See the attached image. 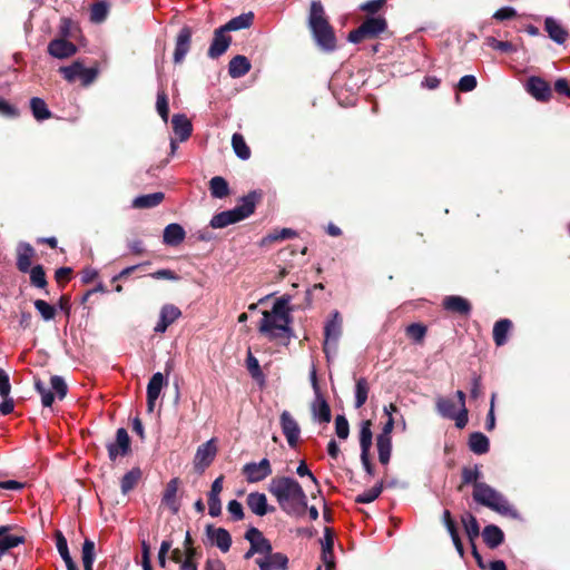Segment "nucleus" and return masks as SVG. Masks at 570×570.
Returning <instances> with one entry per match:
<instances>
[{
    "label": "nucleus",
    "mask_w": 570,
    "mask_h": 570,
    "mask_svg": "<svg viewBox=\"0 0 570 570\" xmlns=\"http://www.w3.org/2000/svg\"><path fill=\"white\" fill-rule=\"evenodd\" d=\"M291 296L283 295L277 298L271 311H264L263 317L258 325V331L269 341L285 340L289 341L293 336L291 324L293 317L289 307Z\"/></svg>",
    "instance_id": "f257e3e1"
},
{
    "label": "nucleus",
    "mask_w": 570,
    "mask_h": 570,
    "mask_svg": "<svg viewBox=\"0 0 570 570\" xmlns=\"http://www.w3.org/2000/svg\"><path fill=\"white\" fill-rule=\"evenodd\" d=\"M281 509L289 515H303L307 509V497L301 484L289 476H275L268 484Z\"/></svg>",
    "instance_id": "f03ea898"
},
{
    "label": "nucleus",
    "mask_w": 570,
    "mask_h": 570,
    "mask_svg": "<svg viewBox=\"0 0 570 570\" xmlns=\"http://www.w3.org/2000/svg\"><path fill=\"white\" fill-rule=\"evenodd\" d=\"M308 28L320 48L333 51L336 48V37L324 7L320 0H313L308 13Z\"/></svg>",
    "instance_id": "7ed1b4c3"
},
{
    "label": "nucleus",
    "mask_w": 570,
    "mask_h": 570,
    "mask_svg": "<svg viewBox=\"0 0 570 570\" xmlns=\"http://www.w3.org/2000/svg\"><path fill=\"white\" fill-rule=\"evenodd\" d=\"M262 190H252L247 195L240 198V205H237L233 209L220 212L213 216L210 219V227L224 228L230 224H236L249 217L255 212V207L263 199Z\"/></svg>",
    "instance_id": "20e7f679"
},
{
    "label": "nucleus",
    "mask_w": 570,
    "mask_h": 570,
    "mask_svg": "<svg viewBox=\"0 0 570 570\" xmlns=\"http://www.w3.org/2000/svg\"><path fill=\"white\" fill-rule=\"evenodd\" d=\"M472 495L475 502L502 515L517 517V512L507 499L487 483H475Z\"/></svg>",
    "instance_id": "39448f33"
},
{
    "label": "nucleus",
    "mask_w": 570,
    "mask_h": 570,
    "mask_svg": "<svg viewBox=\"0 0 570 570\" xmlns=\"http://www.w3.org/2000/svg\"><path fill=\"white\" fill-rule=\"evenodd\" d=\"M389 27L387 20L377 16H367L362 23L348 33V41L360 43L365 39H375L382 32L386 31Z\"/></svg>",
    "instance_id": "423d86ee"
},
{
    "label": "nucleus",
    "mask_w": 570,
    "mask_h": 570,
    "mask_svg": "<svg viewBox=\"0 0 570 570\" xmlns=\"http://www.w3.org/2000/svg\"><path fill=\"white\" fill-rule=\"evenodd\" d=\"M59 72L68 82L79 80L83 87H87L97 79L99 69L97 66L86 68L81 60H76L70 66L60 67Z\"/></svg>",
    "instance_id": "0eeeda50"
},
{
    "label": "nucleus",
    "mask_w": 570,
    "mask_h": 570,
    "mask_svg": "<svg viewBox=\"0 0 570 570\" xmlns=\"http://www.w3.org/2000/svg\"><path fill=\"white\" fill-rule=\"evenodd\" d=\"M384 412L387 416V420L384 423L382 433L376 438V446L379 451V461L383 465H387L391 456L390 433L392 432V403L384 406Z\"/></svg>",
    "instance_id": "6e6552de"
},
{
    "label": "nucleus",
    "mask_w": 570,
    "mask_h": 570,
    "mask_svg": "<svg viewBox=\"0 0 570 570\" xmlns=\"http://www.w3.org/2000/svg\"><path fill=\"white\" fill-rule=\"evenodd\" d=\"M14 530H18L16 524L0 525V561L11 549L26 542V537L13 533Z\"/></svg>",
    "instance_id": "1a4fd4ad"
},
{
    "label": "nucleus",
    "mask_w": 570,
    "mask_h": 570,
    "mask_svg": "<svg viewBox=\"0 0 570 570\" xmlns=\"http://www.w3.org/2000/svg\"><path fill=\"white\" fill-rule=\"evenodd\" d=\"M109 460L115 462L118 456H126L131 452V442L125 428L116 432V440L107 444Z\"/></svg>",
    "instance_id": "9d476101"
},
{
    "label": "nucleus",
    "mask_w": 570,
    "mask_h": 570,
    "mask_svg": "<svg viewBox=\"0 0 570 570\" xmlns=\"http://www.w3.org/2000/svg\"><path fill=\"white\" fill-rule=\"evenodd\" d=\"M216 454L217 446L214 439L199 445L194 456L195 470L199 473H203L212 464Z\"/></svg>",
    "instance_id": "9b49d317"
},
{
    "label": "nucleus",
    "mask_w": 570,
    "mask_h": 570,
    "mask_svg": "<svg viewBox=\"0 0 570 570\" xmlns=\"http://www.w3.org/2000/svg\"><path fill=\"white\" fill-rule=\"evenodd\" d=\"M242 472L245 475L247 482L256 483L269 476L273 470L269 460L264 458L258 463H246L243 466Z\"/></svg>",
    "instance_id": "f8f14e48"
},
{
    "label": "nucleus",
    "mask_w": 570,
    "mask_h": 570,
    "mask_svg": "<svg viewBox=\"0 0 570 570\" xmlns=\"http://www.w3.org/2000/svg\"><path fill=\"white\" fill-rule=\"evenodd\" d=\"M279 424L283 431V434L285 435L287 443L291 448H296L299 434H301V428L297 423V421L293 417V415L288 411H283L279 416Z\"/></svg>",
    "instance_id": "ddd939ff"
},
{
    "label": "nucleus",
    "mask_w": 570,
    "mask_h": 570,
    "mask_svg": "<svg viewBox=\"0 0 570 570\" xmlns=\"http://www.w3.org/2000/svg\"><path fill=\"white\" fill-rule=\"evenodd\" d=\"M220 26L214 30V37L207 51L210 59H217L223 56L232 43V37Z\"/></svg>",
    "instance_id": "4468645a"
},
{
    "label": "nucleus",
    "mask_w": 570,
    "mask_h": 570,
    "mask_svg": "<svg viewBox=\"0 0 570 570\" xmlns=\"http://www.w3.org/2000/svg\"><path fill=\"white\" fill-rule=\"evenodd\" d=\"M191 36L193 29L189 26H184L179 30L176 37L175 50L173 56L175 63H181L186 55L189 52L191 46Z\"/></svg>",
    "instance_id": "2eb2a0df"
},
{
    "label": "nucleus",
    "mask_w": 570,
    "mask_h": 570,
    "mask_svg": "<svg viewBox=\"0 0 570 570\" xmlns=\"http://www.w3.org/2000/svg\"><path fill=\"white\" fill-rule=\"evenodd\" d=\"M77 51V46L65 38L52 39L48 45V53L58 59L72 57Z\"/></svg>",
    "instance_id": "dca6fc26"
},
{
    "label": "nucleus",
    "mask_w": 570,
    "mask_h": 570,
    "mask_svg": "<svg viewBox=\"0 0 570 570\" xmlns=\"http://www.w3.org/2000/svg\"><path fill=\"white\" fill-rule=\"evenodd\" d=\"M35 257L36 250L29 243H19L17 247V269L21 273H28L32 268V261Z\"/></svg>",
    "instance_id": "f3484780"
},
{
    "label": "nucleus",
    "mask_w": 570,
    "mask_h": 570,
    "mask_svg": "<svg viewBox=\"0 0 570 570\" xmlns=\"http://www.w3.org/2000/svg\"><path fill=\"white\" fill-rule=\"evenodd\" d=\"M166 383L167 382H166L163 373H160V372L155 373L150 377L148 385H147V411L149 413L154 412L155 403H156L157 399L159 397L160 392Z\"/></svg>",
    "instance_id": "a211bd4d"
},
{
    "label": "nucleus",
    "mask_w": 570,
    "mask_h": 570,
    "mask_svg": "<svg viewBox=\"0 0 570 570\" xmlns=\"http://www.w3.org/2000/svg\"><path fill=\"white\" fill-rule=\"evenodd\" d=\"M206 534L208 539L215 544L222 552H227L232 546V535L224 528H215L212 524L206 527Z\"/></svg>",
    "instance_id": "6ab92c4d"
},
{
    "label": "nucleus",
    "mask_w": 570,
    "mask_h": 570,
    "mask_svg": "<svg viewBox=\"0 0 570 570\" xmlns=\"http://www.w3.org/2000/svg\"><path fill=\"white\" fill-rule=\"evenodd\" d=\"M341 333H342V318L340 316V313L337 311H335L332 315V318L326 323V325L324 327L325 341H324V345H323V351L326 355L328 353V350H327L328 343L330 342L336 343L338 337L341 336Z\"/></svg>",
    "instance_id": "aec40b11"
},
{
    "label": "nucleus",
    "mask_w": 570,
    "mask_h": 570,
    "mask_svg": "<svg viewBox=\"0 0 570 570\" xmlns=\"http://www.w3.org/2000/svg\"><path fill=\"white\" fill-rule=\"evenodd\" d=\"M181 315L180 309L173 304H165L160 309L159 321L154 331L156 333H165L169 325H171Z\"/></svg>",
    "instance_id": "412c9836"
},
{
    "label": "nucleus",
    "mask_w": 570,
    "mask_h": 570,
    "mask_svg": "<svg viewBox=\"0 0 570 570\" xmlns=\"http://www.w3.org/2000/svg\"><path fill=\"white\" fill-rule=\"evenodd\" d=\"M246 503L250 511L256 515L263 517L269 512H274L275 508L269 507L267 498L264 493L252 492L247 495Z\"/></svg>",
    "instance_id": "4be33fe9"
},
{
    "label": "nucleus",
    "mask_w": 570,
    "mask_h": 570,
    "mask_svg": "<svg viewBox=\"0 0 570 570\" xmlns=\"http://www.w3.org/2000/svg\"><path fill=\"white\" fill-rule=\"evenodd\" d=\"M527 90L537 99L546 101L551 96V89L547 81L539 77H531L527 82Z\"/></svg>",
    "instance_id": "5701e85b"
},
{
    "label": "nucleus",
    "mask_w": 570,
    "mask_h": 570,
    "mask_svg": "<svg viewBox=\"0 0 570 570\" xmlns=\"http://www.w3.org/2000/svg\"><path fill=\"white\" fill-rule=\"evenodd\" d=\"M186 232L181 225L171 223L164 229L163 242L168 246H178L184 242Z\"/></svg>",
    "instance_id": "b1692460"
},
{
    "label": "nucleus",
    "mask_w": 570,
    "mask_h": 570,
    "mask_svg": "<svg viewBox=\"0 0 570 570\" xmlns=\"http://www.w3.org/2000/svg\"><path fill=\"white\" fill-rule=\"evenodd\" d=\"M174 132L180 141L187 140L191 136L193 126L189 119L183 114H176L171 118Z\"/></svg>",
    "instance_id": "393cba45"
},
{
    "label": "nucleus",
    "mask_w": 570,
    "mask_h": 570,
    "mask_svg": "<svg viewBox=\"0 0 570 570\" xmlns=\"http://www.w3.org/2000/svg\"><path fill=\"white\" fill-rule=\"evenodd\" d=\"M179 479L174 478L167 484L163 494L161 502L166 504L174 514L179 511V504L177 503L176 495L178 491Z\"/></svg>",
    "instance_id": "a878e982"
},
{
    "label": "nucleus",
    "mask_w": 570,
    "mask_h": 570,
    "mask_svg": "<svg viewBox=\"0 0 570 570\" xmlns=\"http://www.w3.org/2000/svg\"><path fill=\"white\" fill-rule=\"evenodd\" d=\"M250 61L243 55H237L228 63V75L232 78H240L250 70Z\"/></svg>",
    "instance_id": "bb28decb"
},
{
    "label": "nucleus",
    "mask_w": 570,
    "mask_h": 570,
    "mask_svg": "<svg viewBox=\"0 0 570 570\" xmlns=\"http://www.w3.org/2000/svg\"><path fill=\"white\" fill-rule=\"evenodd\" d=\"M312 413L314 419L318 420L321 423H330L332 420L330 404L321 393L316 394V401L312 405Z\"/></svg>",
    "instance_id": "cd10ccee"
},
{
    "label": "nucleus",
    "mask_w": 570,
    "mask_h": 570,
    "mask_svg": "<svg viewBox=\"0 0 570 570\" xmlns=\"http://www.w3.org/2000/svg\"><path fill=\"white\" fill-rule=\"evenodd\" d=\"M544 29L549 37L559 45L563 43L568 38V31L551 17L546 19Z\"/></svg>",
    "instance_id": "c85d7f7f"
},
{
    "label": "nucleus",
    "mask_w": 570,
    "mask_h": 570,
    "mask_svg": "<svg viewBox=\"0 0 570 570\" xmlns=\"http://www.w3.org/2000/svg\"><path fill=\"white\" fill-rule=\"evenodd\" d=\"M208 188L213 198L223 199L230 195L229 185L222 176H214L208 183Z\"/></svg>",
    "instance_id": "c756f323"
},
{
    "label": "nucleus",
    "mask_w": 570,
    "mask_h": 570,
    "mask_svg": "<svg viewBox=\"0 0 570 570\" xmlns=\"http://www.w3.org/2000/svg\"><path fill=\"white\" fill-rule=\"evenodd\" d=\"M445 309L462 315H468L471 311L470 303L461 296H448L443 301Z\"/></svg>",
    "instance_id": "7c9ffc66"
},
{
    "label": "nucleus",
    "mask_w": 570,
    "mask_h": 570,
    "mask_svg": "<svg viewBox=\"0 0 570 570\" xmlns=\"http://www.w3.org/2000/svg\"><path fill=\"white\" fill-rule=\"evenodd\" d=\"M254 21V13L247 12L242 13L233 19H230L228 22H226L224 26H222L226 32L230 31H237L242 29H247L253 24Z\"/></svg>",
    "instance_id": "2f4dec72"
},
{
    "label": "nucleus",
    "mask_w": 570,
    "mask_h": 570,
    "mask_svg": "<svg viewBox=\"0 0 570 570\" xmlns=\"http://www.w3.org/2000/svg\"><path fill=\"white\" fill-rule=\"evenodd\" d=\"M142 476V471L140 468L135 466L130 471H128L120 481V489L122 494H128L131 490H134L138 482Z\"/></svg>",
    "instance_id": "473e14b6"
},
{
    "label": "nucleus",
    "mask_w": 570,
    "mask_h": 570,
    "mask_svg": "<svg viewBox=\"0 0 570 570\" xmlns=\"http://www.w3.org/2000/svg\"><path fill=\"white\" fill-rule=\"evenodd\" d=\"M55 537H56L57 550H58L60 557L62 558V560L65 561L67 570H75L77 564L75 563V561L72 560V558L69 553L67 539L65 538L62 532L59 530L56 531Z\"/></svg>",
    "instance_id": "72a5a7b5"
},
{
    "label": "nucleus",
    "mask_w": 570,
    "mask_h": 570,
    "mask_svg": "<svg viewBox=\"0 0 570 570\" xmlns=\"http://www.w3.org/2000/svg\"><path fill=\"white\" fill-rule=\"evenodd\" d=\"M30 109L32 116L38 121H43L52 117V112L49 110L46 101L39 97H32L30 99Z\"/></svg>",
    "instance_id": "f704fd0d"
},
{
    "label": "nucleus",
    "mask_w": 570,
    "mask_h": 570,
    "mask_svg": "<svg viewBox=\"0 0 570 570\" xmlns=\"http://www.w3.org/2000/svg\"><path fill=\"white\" fill-rule=\"evenodd\" d=\"M164 198L165 195L161 191L141 195L134 199L132 206L135 208H153L158 206L164 200Z\"/></svg>",
    "instance_id": "c9c22d12"
},
{
    "label": "nucleus",
    "mask_w": 570,
    "mask_h": 570,
    "mask_svg": "<svg viewBox=\"0 0 570 570\" xmlns=\"http://www.w3.org/2000/svg\"><path fill=\"white\" fill-rule=\"evenodd\" d=\"M504 534L497 525H487L483 530V540L490 548H497L503 542Z\"/></svg>",
    "instance_id": "e433bc0d"
},
{
    "label": "nucleus",
    "mask_w": 570,
    "mask_h": 570,
    "mask_svg": "<svg viewBox=\"0 0 570 570\" xmlns=\"http://www.w3.org/2000/svg\"><path fill=\"white\" fill-rule=\"evenodd\" d=\"M489 439L480 433L475 432L470 435L469 448L475 454H484L489 451Z\"/></svg>",
    "instance_id": "4c0bfd02"
},
{
    "label": "nucleus",
    "mask_w": 570,
    "mask_h": 570,
    "mask_svg": "<svg viewBox=\"0 0 570 570\" xmlns=\"http://www.w3.org/2000/svg\"><path fill=\"white\" fill-rule=\"evenodd\" d=\"M232 147L238 158L243 160L249 159L250 148L247 146L242 134L235 132L232 136Z\"/></svg>",
    "instance_id": "58836bf2"
},
{
    "label": "nucleus",
    "mask_w": 570,
    "mask_h": 570,
    "mask_svg": "<svg viewBox=\"0 0 570 570\" xmlns=\"http://www.w3.org/2000/svg\"><path fill=\"white\" fill-rule=\"evenodd\" d=\"M436 410L443 417L452 419L455 421V417L459 416V411H455L454 402L446 397H438Z\"/></svg>",
    "instance_id": "ea45409f"
},
{
    "label": "nucleus",
    "mask_w": 570,
    "mask_h": 570,
    "mask_svg": "<svg viewBox=\"0 0 570 570\" xmlns=\"http://www.w3.org/2000/svg\"><path fill=\"white\" fill-rule=\"evenodd\" d=\"M246 367H247L250 376L255 381H257L261 384H263L265 382V375L259 366L258 360L253 355V353L250 352V348L247 352Z\"/></svg>",
    "instance_id": "a19ab883"
},
{
    "label": "nucleus",
    "mask_w": 570,
    "mask_h": 570,
    "mask_svg": "<svg viewBox=\"0 0 570 570\" xmlns=\"http://www.w3.org/2000/svg\"><path fill=\"white\" fill-rule=\"evenodd\" d=\"M28 273L30 274V283L32 286L40 289L47 288L48 281L42 265L33 266Z\"/></svg>",
    "instance_id": "79ce46f5"
},
{
    "label": "nucleus",
    "mask_w": 570,
    "mask_h": 570,
    "mask_svg": "<svg viewBox=\"0 0 570 570\" xmlns=\"http://www.w3.org/2000/svg\"><path fill=\"white\" fill-rule=\"evenodd\" d=\"M372 423L370 420L363 421L361 425L360 431V445H361V452H370V449L372 446V430H371Z\"/></svg>",
    "instance_id": "37998d69"
},
{
    "label": "nucleus",
    "mask_w": 570,
    "mask_h": 570,
    "mask_svg": "<svg viewBox=\"0 0 570 570\" xmlns=\"http://www.w3.org/2000/svg\"><path fill=\"white\" fill-rule=\"evenodd\" d=\"M511 325L509 320H501L495 323L493 327V340L497 345L501 346L505 343Z\"/></svg>",
    "instance_id": "c03bdc74"
},
{
    "label": "nucleus",
    "mask_w": 570,
    "mask_h": 570,
    "mask_svg": "<svg viewBox=\"0 0 570 570\" xmlns=\"http://www.w3.org/2000/svg\"><path fill=\"white\" fill-rule=\"evenodd\" d=\"M443 519H444L445 527H446V529L452 538V541L455 546V549L458 550L459 554L462 557L463 556V546L459 538L455 524L451 519L450 511H448V510L444 511Z\"/></svg>",
    "instance_id": "a18cd8bd"
},
{
    "label": "nucleus",
    "mask_w": 570,
    "mask_h": 570,
    "mask_svg": "<svg viewBox=\"0 0 570 570\" xmlns=\"http://www.w3.org/2000/svg\"><path fill=\"white\" fill-rule=\"evenodd\" d=\"M95 557H96L95 542L90 539H85V541L82 543V550H81V559H82L83 569L88 570V568L90 566H94Z\"/></svg>",
    "instance_id": "49530a36"
},
{
    "label": "nucleus",
    "mask_w": 570,
    "mask_h": 570,
    "mask_svg": "<svg viewBox=\"0 0 570 570\" xmlns=\"http://www.w3.org/2000/svg\"><path fill=\"white\" fill-rule=\"evenodd\" d=\"M108 4L105 1L92 3L90 9V20L95 23H101L108 16Z\"/></svg>",
    "instance_id": "de8ad7c7"
},
{
    "label": "nucleus",
    "mask_w": 570,
    "mask_h": 570,
    "mask_svg": "<svg viewBox=\"0 0 570 570\" xmlns=\"http://www.w3.org/2000/svg\"><path fill=\"white\" fill-rule=\"evenodd\" d=\"M33 305H35L36 309L39 312V314L41 315L42 320L46 322L53 320L57 315L56 306L49 304L48 302H46L43 299H36L33 302Z\"/></svg>",
    "instance_id": "09e8293b"
},
{
    "label": "nucleus",
    "mask_w": 570,
    "mask_h": 570,
    "mask_svg": "<svg viewBox=\"0 0 570 570\" xmlns=\"http://www.w3.org/2000/svg\"><path fill=\"white\" fill-rule=\"evenodd\" d=\"M367 393H368V384L367 381L364 377H361L356 381L355 385V407L360 409L362 407L366 400H367Z\"/></svg>",
    "instance_id": "8fccbe9b"
},
{
    "label": "nucleus",
    "mask_w": 570,
    "mask_h": 570,
    "mask_svg": "<svg viewBox=\"0 0 570 570\" xmlns=\"http://www.w3.org/2000/svg\"><path fill=\"white\" fill-rule=\"evenodd\" d=\"M264 560L272 569L286 570L288 567V558L282 552L272 551Z\"/></svg>",
    "instance_id": "3c124183"
},
{
    "label": "nucleus",
    "mask_w": 570,
    "mask_h": 570,
    "mask_svg": "<svg viewBox=\"0 0 570 570\" xmlns=\"http://www.w3.org/2000/svg\"><path fill=\"white\" fill-rule=\"evenodd\" d=\"M462 523L464 525L465 532L471 541H473L480 532V528L476 519L471 513H465L462 515Z\"/></svg>",
    "instance_id": "603ef678"
},
{
    "label": "nucleus",
    "mask_w": 570,
    "mask_h": 570,
    "mask_svg": "<svg viewBox=\"0 0 570 570\" xmlns=\"http://www.w3.org/2000/svg\"><path fill=\"white\" fill-rule=\"evenodd\" d=\"M459 399V416L455 417V425L463 429L468 424V409L465 406V394L462 391L456 392Z\"/></svg>",
    "instance_id": "864d4df0"
},
{
    "label": "nucleus",
    "mask_w": 570,
    "mask_h": 570,
    "mask_svg": "<svg viewBox=\"0 0 570 570\" xmlns=\"http://www.w3.org/2000/svg\"><path fill=\"white\" fill-rule=\"evenodd\" d=\"M156 108L161 119L167 122L169 117L168 97L165 90H159L157 94Z\"/></svg>",
    "instance_id": "5fc2aeb1"
},
{
    "label": "nucleus",
    "mask_w": 570,
    "mask_h": 570,
    "mask_svg": "<svg viewBox=\"0 0 570 570\" xmlns=\"http://www.w3.org/2000/svg\"><path fill=\"white\" fill-rule=\"evenodd\" d=\"M35 389L41 395V403L43 406L49 407L52 405L55 401L53 393L48 390L41 380L37 379L35 381Z\"/></svg>",
    "instance_id": "6e6d98bb"
},
{
    "label": "nucleus",
    "mask_w": 570,
    "mask_h": 570,
    "mask_svg": "<svg viewBox=\"0 0 570 570\" xmlns=\"http://www.w3.org/2000/svg\"><path fill=\"white\" fill-rule=\"evenodd\" d=\"M382 488H383L382 483L375 484L370 490L358 494L355 498V502L356 503H371V502H373L381 494Z\"/></svg>",
    "instance_id": "4d7b16f0"
},
{
    "label": "nucleus",
    "mask_w": 570,
    "mask_h": 570,
    "mask_svg": "<svg viewBox=\"0 0 570 570\" xmlns=\"http://www.w3.org/2000/svg\"><path fill=\"white\" fill-rule=\"evenodd\" d=\"M51 387L57 393L59 400L66 397L68 393V386L61 376L53 375L50 379Z\"/></svg>",
    "instance_id": "13d9d810"
},
{
    "label": "nucleus",
    "mask_w": 570,
    "mask_h": 570,
    "mask_svg": "<svg viewBox=\"0 0 570 570\" xmlns=\"http://www.w3.org/2000/svg\"><path fill=\"white\" fill-rule=\"evenodd\" d=\"M485 45L494 50H499L502 52H511L514 51V46L509 41H500L493 37H488L485 39Z\"/></svg>",
    "instance_id": "bf43d9fd"
},
{
    "label": "nucleus",
    "mask_w": 570,
    "mask_h": 570,
    "mask_svg": "<svg viewBox=\"0 0 570 570\" xmlns=\"http://www.w3.org/2000/svg\"><path fill=\"white\" fill-rule=\"evenodd\" d=\"M335 433L342 440L347 439V436L350 434V425H348V422H347V420H346V417L344 415H337L336 416V419H335Z\"/></svg>",
    "instance_id": "052dcab7"
},
{
    "label": "nucleus",
    "mask_w": 570,
    "mask_h": 570,
    "mask_svg": "<svg viewBox=\"0 0 570 570\" xmlns=\"http://www.w3.org/2000/svg\"><path fill=\"white\" fill-rule=\"evenodd\" d=\"M387 0H368L360 6V9L368 16H376V13L386 4Z\"/></svg>",
    "instance_id": "680f3d73"
},
{
    "label": "nucleus",
    "mask_w": 570,
    "mask_h": 570,
    "mask_svg": "<svg viewBox=\"0 0 570 570\" xmlns=\"http://www.w3.org/2000/svg\"><path fill=\"white\" fill-rule=\"evenodd\" d=\"M0 115L6 118H17L19 117L20 112L17 107L11 105L6 99L0 98Z\"/></svg>",
    "instance_id": "e2e57ef3"
},
{
    "label": "nucleus",
    "mask_w": 570,
    "mask_h": 570,
    "mask_svg": "<svg viewBox=\"0 0 570 570\" xmlns=\"http://www.w3.org/2000/svg\"><path fill=\"white\" fill-rule=\"evenodd\" d=\"M72 272L71 267H60L55 272V278L59 287H65V285L70 281Z\"/></svg>",
    "instance_id": "0e129e2a"
},
{
    "label": "nucleus",
    "mask_w": 570,
    "mask_h": 570,
    "mask_svg": "<svg viewBox=\"0 0 570 570\" xmlns=\"http://www.w3.org/2000/svg\"><path fill=\"white\" fill-rule=\"evenodd\" d=\"M227 510L232 514L234 521H240L245 517L243 505L237 500L229 501L227 504Z\"/></svg>",
    "instance_id": "69168bd1"
},
{
    "label": "nucleus",
    "mask_w": 570,
    "mask_h": 570,
    "mask_svg": "<svg viewBox=\"0 0 570 570\" xmlns=\"http://www.w3.org/2000/svg\"><path fill=\"white\" fill-rule=\"evenodd\" d=\"M426 328L421 324H411L406 327V334L410 338L420 342L425 335Z\"/></svg>",
    "instance_id": "338daca9"
},
{
    "label": "nucleus",
    "mask_w": 570,
    "mask_h": 570,
    "mask_svg": "<svg viewBox=\"0 0 570 570\" xmlns=\"http://www.w3.org/2000/svg\"><path fill=\"white\" fill-rule=\"evenodd\" d=\"M208 513L213 518L219 517L222 514V502L219 495L212 497L208 494Z\"/></svg>",
    "instance_id": "774afa93"
}]
</instances>
